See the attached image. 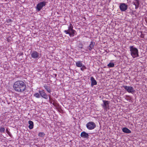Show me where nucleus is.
Segmentation results:
<instances>
[{"label": "nucleus", "mask_w": 147, "mask_h": 147, "mask_svg": "<svg viewBox=\"0 0 147 147\" xmlns=\"http://www.w3.org/2000/svg\"><path fill=\"white\" fill-rule=\"evenodd\" d=\"M46 3L43 1L38 3L36 6V9L38 11H40L42 7L46 5Z\"/></svg>", "instance_id": "nucleus-7"}, {"label": "nucleus", "mask_w": 147, "mask_h": 147, "mask_svg": "<svg viewBox=\"0 0 147 147\" xmlns=\"http://www.w3.org/2000/svg\"><path fill=\"white\" fill-rule=\"evenodd\" d=\"M80 136L83 138L88 139V138L89 135L88 134L86 133L85 131H83L81 132Z\"/></svg>", "instance_id": "nucleus-11"}, {"label": "nucleus", "mask_w": 147, "mask_h": 147, "mask_svg": "<svg viewBox=\"0 0 147 147\" xmlns=\"http://www.w3.org/2000/svg\"><path fill=\"white\" fill-rule=\"evenodd\" d=\"M108 66L109 67H113L115 65L113 63H110L108 65Z\"/></svg>", "instance_id": "nucleus-20"}, {"label": "nucleus", "mask_w": 147, "mask_h": 147, "mask_svg": "<svg viewBox=\"0 0 147 147\" xmlns=\"http://www.w3.org/2000/svg\"><path fill=\"white\" fill-rule=\"evenodd\" d=\"M31 56L32 57L34 58H37L39 56V53L36 51H33L31 53Z\"/></svg>", "instance_id": "nucleus-10"}, {"label": "nucleus", "mask_w": 147, "mask_h": 147, "mask_svg": "<svg viewBox=\"0 0 147 147\" xmlns=\"http://www.w3.org/2000/svg\"><path fill=\"white\" fill-rule=\"evenodd\" d=\"M5 131V129L4 127H1L0 128V132H4Z\"/></svg>", "instance_id": "nucleus-23"}, {"label": "nucleus", "mask_w": 147, "mask_h": 147, "mask_svg": "<svg viewBox=\"0 0 147 147\" xmlns=\"http://www.w3.org/2000/svg\"><path fill=\"white\" fill-rule=\"evenodd\" d=\"M87 128L89 130H92L94 129L96 127V125L93 122H90L86 125Z\"/></svg>", "instance_id": "nucleus-4"}, {"label": "nucleus", "mask_w": 147, "mask_h": 147, "mask_svg": "<svg viewBox=\"0 0 147 147\" xmlns=\"http://www.w3.org/2000/svg\"><path fill=\"white\" fill-rule=\"evenodd\" d=\"M95 45V42L93 41L91 42L89 46L87 47L88 49L90 51H91Z\"/></svg>", "instance_id": "nucleus-13"}, {"label": "nucleus", "mask_w": 147, "mask_h": 147, "mask_svg": "<svg viewBox=\"0 0 147 147\" xmlns=\"http://www.w3.org/2000/svg\"><path fill=\"white\" fill-rule=\"evenodd\" d=\"M102 101L103 102V103L101 105L104 110H107V109H109V104L110 103V102L109 101L105 100H103Z\"/></svg>", "instance_id": "nucleus-5"}, {"label": "nucleus", "mask_w": 147, "mask_h": 147, "mask_svg": "<svg viewBox=\"0 0 147 147\" xmlns=\"http://www.w3.org/2000/svg\"><path fill=\"white\" fill-rule=\"evenodd\" d=\"M131 54L133 58L139 56L138 54V51L137 49L134 47V46H131L130 47Z\"/></svg>", "instance_id": "nucleus-2"}, {"label": "nucleus", "mask_w": 147, "mask_h": 147, "mask_svg": "<svg viewBox=\"0 0 147 147\" xmlns=\"http://www.w3.org/2000/svg\"><path fill=\"white\" fill-rule=\"evenodd\" d=\"M91 85L92 86H93L97 84V82L93 77H91Z\"/></svg>", "instance_id": "nucleus-14"}, {"label": "nucleus", "mask_w": 147, "mask_h": 147, "mask_svg": "<svg viewBox=\"0 0 147 147\" xmlns=\"http://www.w3.org/2000/svg\"><path fill=\"white\" fill-rule=\"evenodd\" d=\"M53 105H54V103H53Z\"/></svg>", "instance_id": "nucleus-28"}, {"label": "nucleus", "mask_w": 147, "mask_h": 147, "mask_svg": "<svg viewBox=\"0 0 147 147\" xmlns=\"http://www.w3.org/2000/svg\"><path fill=\"white\" fill-rule=\"evenodd\" d=\"M34 96L36 98H39L40 96V93H36L34 94Z\"/></svg>", "instance_id": "nucleus-19"}, {"label": "nucleus", "mask_w": 147, "mask_h": 147, "mask_svg": "<svg viewBox=\"0 0 147 147\" xmlns=\"http://www.w3.org/2000/svg\"><path fill=\"white\" fill-rule=\"evenodd\" d=\"M39 92L40 94V96L43 98L47 99L48 98V96L45 92V91L43 90H39Z\"/></svg>", "instance_id": "nucleus-8"}, {"label": "nucleus", "mask_w": 147, "mask_h": 147, "mask_svg": "<svg viewBox=\"0 0 147 147\" xmlns=\"http://www.w3.org/2000/svg\"><path fill=\"white\" fill-rule=\"evenodd\" d=\"M132 3L135 6L136 9H137L138 8L139 5V1L138 0H134Z\"/></svg>", "instance_id": "nucleus-12"}, {"label": "nucleus", "mask_w": 147, "mask_h": 147, "mask_svg": "<svg viewBox=\"0 0 147 147\" xmlns=\"http://www.w3.org/2000/svg\"><path fill=\"white\" fill-rule=\"evenodd\" d=\"M6 131L7 134L9 135L10 136V132L9 131L8 129H6Z\"/></svg>", "instance_id": "nucleus-24"}, {"label": "nucleus", "mask_w": 147, "mask_h": 147, "mask_svg": "<svg viewBox=\"0 0 147 147\" xmlns=\"http://www.w3.org/2000/svg\"><path fill=\"white\" fill-rule=\"evenodd\" d=\"M28 123L29 125L28 126L29 128L30 129H31L33 128L34 124L33 122L31 121H28Z\"/></svg>", "instance_id": "nucleus-17"}, {"label": "nucleus", "mask_w": 147, "mask_h": 147, "mask_svg": "<svg viewBox=\"0 0 147 147\" xmlns=\"http://www.w3.org/2000/svg\"><path fill=\"white\" fill-rule=\"evenodd\" d=\"M123 87L129 93L133 94L135 91L133 88L132 87L123 86Z\"/></svg>", "instance_id": "nucleus-6"}, {"label": "nucleus", "mask_w": 147, "mask_h": 147, "mask_svg": "<svg viewBox=\"0 0 147 147\" xmlns=\"http://www.w3.org/2000/svg\"><path fill=\"white\" fill-rule=\"evenodd\" d=\"M122 131L123 132L127 134H129L131 133V131L126 127L123 128L122 129Z\"/></svg>", "instance_id": "nucleus-15"}, {"label": "nucleus", "mask_w": 147, "mask_h": 147, "mask_svg": "<svg viewBox=\"0 0 147 147\" xmlns=\"http://www.w3.org/2000/svg\"><path fill=\"white\" fill-rule=\"evenodd\" d=\"M50 95L49 96V101H50V103H52V101H51V98H50Z\"/></svg>", "instance_id": "nucleus-25"}, {"label": "nucleus", "mask_w": 147, "mask_h": 147, "mask_svg": "<svg viewBox=\"0 0 147 147\" xmlns=\"http://www.w3.org/2000/svg\"><path fill=\"white\" fill-rule=\"evenodd\" d=\"M76 66L78 67H80L82 66V64L81 62L80 61H78L76 62Z\"/></svg>", "instance_id": "nucleus-18"}, {"label": "nucleus", "mask_w": 147, "mask_h": 147, "mask_svg": "<svg viewBox=\"0 0 147 147\" xmlns=\"http://www.w3.org/2000/svg\"><path fill=\"white\" fill-rule=\"evenodd\" d=\"M44 87L45 88L46 90L49 93H50L51 92V87L49 86H47L45 85L44 86Z\"/></svg>", "instance_id": "nucleus-16"}, {"label": "nucleus", "mask_w": 147, "mask_h": 147, "mask_svg": "<svg viewBox=\"0 0 147 147\" xmlns=\"http://www.w3.org/2000/svg\"><path fill=\"white\" fill-rule=\"evenodd\" d=\"M81 68V70L82 71H84V70L86 69V67L84 65H83Z\"/></svg>", "instance_id": "nucleus-22"}, {"label": "nucleus", "mask_w": 147, "mask_h": 147, "mask_svg": "<svg viewBox=\"0 0 147 147\" xmlns=\"http://www.w3.org/2000/svg\"><path fill=\"white\" fill-rule=\"evenodd\" d=\"M25 83L22 81L18 80L15 82L13 88L15 90L18 92H22L26 89Z\"/></svg>", "instance_id": "nucleus-1"}, {"label": "nucleus", "mask_w": 147, "mask_h": 147, "mask_svg": "<svg viewBox=\"0 0 147 147\" xmlns=\"http://www.w3.org/2000/svg\"><path fill=\"white\" fill-rule=\"evenodd\" d=\"M70 26L68 27L67 30H65L64 32L67 34H69L70 36H74L75 31L73 29V26L71 24H70Z\"/></svg>", "instance_id": "nucleus-3"}, {"label": "nucleus", "mask_w": 147, "mask_h": 147, "mask_svg": "<svg viewBox=\"0 0 147 147\" xmlns=\"http://www.w3.org/2000/svg\"><path fill=\"white\" fill-rule=\"evenodd\" d=\"M55 76H57V75L56 74H55Z\"/></svg>", "instance_id": "nucleus-27"}, {"label": "nucleus", "mask_w": 147, "mask_h": 147, "mask_svg": "<svg viewBox=\"0 0 147 147\" xmlns=\"http://www.w3.org/2000/svg\"><path fill=\"white\" fill-rule=\"evenodd\" d=\"M120 9L122 11H125L127 8V5L125 3H121L119 6Z\"/></svg>", "instance_id": "nucleus-9"}, {"label": "nucleus", "mask_w": 147, "mask_h": 147, "mask_svg": "<svg viewBox=\"0 0 147 147\" xmlns=\"http://www.w3.org/2000/svg\"><path fill=\"white\" fill-rule=\"evenodd\" d=\"M45 135V134L43 132H40L38 134V136L41 137H43Z\"/></svg>", "instance_id": "nucleus-21"}, {"label": "nucleus", "mask_w": 147, "mask_h": 147, "mask_svg": "<svg viewBox=\"0 0 147 147\" xmlns=\"http://www.w3.org/2000/svg\"><path fill=\"white\" fill-rule=\"evenodd\" d=\"M140 36H141V37L142 38H144V35L142 34H141V35Z\"/></svg>", "instance_id": "nucleus-26"}]
</instances>
